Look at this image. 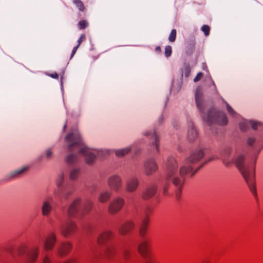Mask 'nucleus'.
Listing matches in <instances>:
<instances>
[{"label":"nucleus","mask_w":263,"mask_h":263,"mask_svg":"<svg viewBox=\"0 0 263 263\" xmlns=\"http://www.w3.org/2000/svg\"><path fill=\"white\" fill-rule=\"evenodd\" d=\"M45 155L47 158L50 159L52 158V151L51 148H48L45 152Z\"/></svg>","instance_id":"obj_44"},{"label":"nucleus","mask_w":263,"mask_h":263,"mask_svg":"<svg viewBox=\"0 0 263 263\" xmlns=\"http://www.w3.org/2000/svg\"><path fill=\"white\" fill-rule=\"evenodd\" d=\"M129 253V251L127 250H126V249H124L122 251L123 255L124 256V257L125 258H127Z\"/></svg>","instance_id":"obj_52"},{"label":"nucleus","mask_w":263,"mask_h":263,"mask_svg":"<svg viewBox=\"0 0 263 263\" xmlns=\"http://www.w3.org/2000/svg\"><path fill=\"white\" fill-rule=\"evenodd\" d=\"M195 101L196 106L201 112L203 111V100L202 89L201 86H198L196 88L195 92Z\"/></svg>","instance_id":"obj_15"},{"label":"nucleus","mask_w":263,"mask_h":263,"mask_svg":"<svg viewBox=\"0 0 263 263\" xmlns=\"http://www.w3.org/2000/svg\"><path fill=\"white\" fill-rule=\"evenodd\" d=\"M80 174V168L73 167L69 172V178L71 180H76Z\"/></svg>","instance_id":"obj_30"},{"label":"nucleus","mask_w":263,"mask_h":263,"mask_svg":"<svg viewBox=\"0 0 263 263\" xmlns=\"http://www.w3.org/2000/svg\"><path fill=\"white\" fill-rule=\"evenodd\" d=\"M261 123L259 122L253 121L251 120H244L240 123L239 127L241 131H246L248 128L249 125L251 126V127L255 130L259 126Z\"/></svg>","instance_id":"obj_19"},{"label":"nucleus","mask_w":263,"mask_h":263,"mask_svg":"<svg viewBox=\"0 0 263 263\" xmlns=\"http://www.w3.org/2000/svg\"><path fill=\"white\" fill-rule=\"evenodd\" d=\"M232 152V148L230 147H227L224 149L223 152L221 154V159L223 161L224 163L228 165L231 162L233 161V158L230 157V154Z\"/></svg>","instance_id":"obj_24"},{"label":"nucleus","mask_w":263,"mask_h":263,"mask_svg":"<svg viewBox=\"0 0 263 263\" xmlns=\"http://www.w3.org/2000/svg\"><path fill=\"white\" fill-rule=\"evenodd\" d=\"M155 51L158 53H161V47L160 46L156 47L155 48Z\"/></svg>","instance_id":"obj_55"},{"label":"nucleus","mask_w":263,"mask_h":263,"mask_svg":"<svg viewBox=\"0 0 263 263\" xmlns=\"http://www.w3.org/2000/svg\"><path fill=\"white\" fill-rule=\"evenodd\" d=\"M203 77V73L201 72H200L197 73V76L195 77L194 79V82H197L201 80L202 77Z\"/></svg>","instance_id":"obj_45"},{"label":"nucleus","mask_w":263,"mask_h":263,"mask_svg":"<svg viewBox=\"0 0 263 263\" xmlns=\"http://www.w3.org/2000/svg\"><path fill=\"white\" fill-rule=\"evenodd\" d=\"M114 237V234L109 231H106L101 233L98 237L97 241L99 245H102L107 240Z\"/></svg>","instance_id":"obj_22"},{"label":"nucleus","mask_w":263,"mask_h":263,"mask_svg":"<svg viewBox=\"0 0 263 263\" xmlns=\"http://www.w3.org/2000/svg\"><path fill=\"white\" fill-rule=\"evenodd\" d=\"M167 190V187L166 185H165L163 187V193L165 194Z\"/></svg>","instance_id":"obj_56"},{"label":"nucleus","mask_w":263,"mask_h":263,"mask_svg":"<svg viewBox=\"0 0 263 263\" xmlns=\"http://www.w3.org/2000/svg\"><path fill=\"white\" fill-rule=\"evenodd\" d=\"M176 29H172L168 37V40L170 42H174L175 41L176 38Z\"/></svg>","instance_id":"obj_36"},{"label":"nucleus","mask_w":263,"mask_h":263,"mask_svg":"<svg viewBox=\"0 0 263 263\" xmlns=\"http://www.w3.org/2000/svg\"><path fill=\"white\" fill-rule=\"evenodd\" d=\"M65 141L67 144L68 154L65 158V162L69 165H73L79 161L78 155L72 152V148H77L79 154L84 156L86 162L91 164L96 159V154L88 148L83 142L79 132L77 129L71 130L65 137Z\"/></svg>","instance_id":"obj_1"},{"label":"nucleus","mask_w":263,"mask_h":263,"mask_svg":"<svg viewBox=\"0 0 263 263\" xmlns=\"http://www.w3.org/2000/svg\"><path fill=\"white\" fill-rule=\"evenodd\" d=\"M147 226H148V220L147 219H143L141 223L140 227H143V228L144 227V228H147Z\"/></svg>","instance_id":"obj_49"},{"label":"nucleus","mask_w":263,"mask_h":263,"mask_svg":"<svg viewBox=\"0 0 263 263\" xmlns=\"http://www.w3.org/2000/svg\"><path fill=\"white\" fill-rule=\"evenodd\" d=\"M201 30L203 32L204 35L205 36H208L210 34V27L207 25H204L202 26L201 28Z\"/></svg>","instance_id":"obj_39"},{"label":"nucleus","mask_w":263,"mask_h":263,"mask_svg":"<svg viewBox=\"0 0 263 263\" xmlns=\"http://www.w3.org/2000/svg\"><path fill=\"white\" fill-rule=\"evenodd\" d=\"M50 76L54 79H58L59 78V75L56 72L50 74Z\"/></svg>","instance_id":"obj_54"},{"label":"nucleus","mask_w":263,"mask_h":263,"mask_svg":"<svg viewBox=\"0 0 263 263\" xmlns=\"http://www.w3.org/2000/svg\"><path fill=\"white\" fill-rule=\"evenodd\" d=\"M143 169L146 176L152 175L158 170V165L154 158H148L143 162Z\"/></svg>","instance_id":"obj_9"},{"label":"nucleus","mask_w":263,"mask_h":263,"mask_svg":"<svg viewBox=\"0 0 263 263\" xmlns=\"http://www.w3.org/2000/svg\"><path fill=\"white\" fill-rule=\"evenodd\" d=\"M56 241L57 238L55 234L53 232L50 233L44 241V249L46 251L51 250L53 248Z\"/></svg>","instance_id":"obj_14"},{"label":"nucleus","mask_w":263,"mask_h":263,"mask_svg":"<svg viewBox=\"0 0 263 263\" xmlns=\"http://www.w3.org/2000/svg\"><path fill=\"white\" fill-rule=\"evenodd\" d=\"M139 179L136 177H131L126 181L125 189L128 192H134L139 186Z\"/></svg>","instance_id":"obj_13"},{"label":"nucleus","mask_w":263,"mask_h":263,"mask_svg":"<svg viewBox=\"0 0 263 263\" xmlns=\"http://www.w3.org/2000/svg\"><path fill=\"white\" fill-rule=\"evenodd\" d=\"M167 99L166 100L165 102V104H164V107L166 106V103H167Z\"/></svg>","instance_id":"obj_57"},{"label":"nucleus","mask_w":263,"mask_h":263,"mask_svg":"<svg viewBox=\"0 0 263 263\" xmlns=\"http://www.w3.org/2000/svg\"><path fill=\"white\" fill-rule=\"evenodd\" d=\"M202 118L203 121L208 125L213 124L225 125L228 123L226 115L214 107L211 108L207 114L202 116Z\"/></svg>","instance_id":"obj_4"},{"label":"nucleus","mask_w":263,"mask_h":263,"mask_svg":"<svg viewBox=\"0 0 263 263\" xmlns=\"http://www.w3.org/2000/svg\"><path fill=\"white\" fill-rule=\"evenodd\" d=\"M72 245L69 242H62L57 248L56 253L57 255L62 257L66 255L71 250Z\"/></svg>","instance_id":"obj_16"},{"label":"nucleus","mask_w":263,"mask_h":263,"mask_svg":"<svg viewBox=\"0 0 263 263\" xmlns=\"http://www.w3.org/2000/svg\"><path fill=\"white\" fill-rule=\"evenodd\" d=\"M195 41L191 39L188 43L186 49V53L188 55H192L195 50Z\"/></svg>","instance_id":"obj_31"},{"label":"nucleus","mask_w":263,"mask_h":263,"mask_svg":"<svg viewBox=\"0 0 263 263\" xmlns=\"http://www.w3.org/2000/svg\"><path fill=\"white\" fill-rule=\"evenodd\" d=\"M28 168V166H25L22 167L18 168L11 172L9 174L10 177L14 178V177H15L21 175V174L24 173L25 171L27 170Z\"/></svg>","instance_id":"obj_33"},{"label":"nucleus","mask_w":263,"mask_h":263,"mask_svg":"<svg viewBox=\"0 0 263 263\" xmlns=\"http://www.w3.org/2000/svg\"><path fill=\"white\" fill-rule=\"evenodd\" d=\"M255 139L252 137H249L246 140V143L248 146H252L255 142Z\"/></svg>","instance_id":"obj_42"},{"label":"nucleus","mask_w":263,"mask_h":263,"mask_svg":"<svg viewBox=\"0 0 263 263\" xmlns=\"http://www.w3.org/2000/svg\"><path fill=\"white\" fill-rule=\"evenodd\" d=\"M107 185L111 190L118 192L122 187V180L118 175H111L107 179Z\"/></svg>","instance_id":"obj_8"},{"label":"nucleus","mask_w":263,"mask_h":263,"mask_svg":"<svg viewBox=\"0 0 263 263\" xmlns=\"http://www.w3.org/2000/svg\"><path fill=\"white\" fill-rule=\"evenodd\" d=\"M52 198L50 197L42 202L41 207V214L45 217H49L52 211Z\"/></svg>","instance_id":"obj_12"},{"label":"nucleus","mask_w":263,"mask_h":263,"mask_svg":"<svg viewBox=\"0 0 263 263\" xmlns=\"http://www.w3.org/2000/svg\"><path fill=\"white\" fill-rule=\"evenodd\" d=\"M114 252H115V248L114 247H111V246L107 247V248L106 249V253L107 255H108V256L112 255L114 254Z\"/></svg>","instance_id":"obj_43"},{"label":"nucleus","mask_w":263,"mask_h":263,"mask_svg":"<svg viewBox=\"0 0 263 263\" xmlns=\"http://www.w3.org/2000/svg\"><path fill=\"white\" fill-rule=\"evenodd\" d=\"M13 250L14 249L12 248V247H9L6 249V251L12 256H14L15 255V253L14 252V251Z\"/></svg>","instance_id":"obj_47"},{"label":"nucleus","mask_w":263,"mask_h":263,"mask_svg":"<svg viewBox=\"0 0 263 263\" xmlns=\"http://www.w3.org/2000/svg\"><path fill=\"white\" fill-rule=\"evenodd\" d=\"M191 68L190 64L185 63L183 64V68L181 69V77L182 78L183 72L185 78H188L190 74Z\"/></svg>","instance_id":"obj_32"},{"label":"nucleus","mask_w":263,"mask_h":263,"mask_svg":"<svg viewBox=\"0 0 263 263\" xmlns=\"http://www.w3.org/2000/svg\"><path fill=\"white\" fill-rule=\"evenodd\" d=\"M111 196V193L108 191H105L100 193L98 200L99 202L103 203L107 201Z\"/></svg>","instance_id":"obj_27"},{"label":"nucleus","mask_w":263,"mask_h":263,"mask_svg":"<svg viewBox=\"0 0 263 263\" xmlns=\"http://www.w3.org/2000/svg\"><path fill=\"white\" fill-rule=\"evenodd\" d=\"M64 180L65 174L63 172H62L58 175L56 179V184L58 187V189L65 187L66 185H69L67 183H64Z\"/></svg>","instance_id":"obj_26"},{"label":"nucleus","mask_w":263,"mask_h":263,"mask_svg":"<svg viewBox=\"0 0 263 263\" xmlns=\"http://www.w3.org/2000/svg\"><path fill=\"white\" fill-rule=\"evenodd\" d=\"M198 136V133L192 122L187 124V138L190 142L194 141Z\"/></svg>","instance_id":"obj_18"},{"label":"nucleus","mask_w":263,"mask_h":263,"mask_svg":"<svg viewBox=\"0 0 263 263\" xmlns=\"http://www.w3.org/2000/svg\"><path fill=\"white\" fill-rule=\"evenodd\" d=\"M73 3L76 5L80 11H84L85 7L83 2L81 0H73Z\"/></svg>","instance_id":"obj_34"},{"label":"nucleus","mask_w":263,"mask_h":263,"mask_svg":"<svg viewBox=\"0 0 263 263\" xmlns=\"http://www.w3.org/2000/svg\"><path fill=\"white\" fill-rule=\"evenodd\" d=\"M93 203L91 200H87L83 204L82 210L81 211V214L82 215H84L89 213L92 207Z\"/></svg>","instance_id":"obj_28"},{"label":"nucleus","mask_w":263,"mask_h":263,"mask_svg":"<svg viewBox=\"0 0 263 263\" xmlns=\"http://www.w3.org/2000/svg\"><path fill=\"white\" fill-rule=\"evenodd\" d=\"M79 47V46L77 45L73 48V50H72L71 54L70 59H71L73 57V56L74 55V54L76 53Z\"/></svg>","instance_id":"obj_51"},{"label":"nucleus","mask_w":263,"mask_h":263,"mask_svg":"<svg viewBox=\"0 0 263 263\" xmlns=\"http://www.w3.org/2000/svg\"><path fill=\"white\" fill-rule=\"evenodd\" d=\"M138 250L142 256L145 259V263H152L150 261L149 249L148 242L146 240H143L138 246Z\"/></svg>","instance_id":"obj_10"},{"label":"nucleus","mask_w":263,"mask_h":263,"mask_svg":"<svg viewBox=\"0 0 263 263\" xmlns=\"http://www.w3.org/2000/svg\"><path fill=\"white\" fill-rule=\"evenodd\" d=\"M213 86H214V87H215V84L214 83H213Z\"/></svg>","instance_id":"obj_60"},{"label":"nucleus","mask_w":263,"mask_h":263,"mask_svg":"<svg viewBox=\"0 0 263 263\" xmlns=\"http://www.w3.org/2000/svg\"><path fill=\"white\" fill-rule=\"evenodd\" d=\"M224 102L226 104L227 110L229 114L231 116L235 117L237 114L236 112L232 108V107L227 102Z\"/></svg>","instance_id":"obj_35"},{"label":"nucleus","mask_w":263,"mask_h":263,"mask_svg":"<svg viewBox=\"0 0 263 263\" xmlns=\"http://www.w3.org/2000/svg\"><path fill=\"white\" fill-rule=\"evenodd\" d=\"M88 25L86 20L80 21L78 23V27L80 29H85Z\"/></svg>","instance_id":"obj_38"},{"label":"nucleus","mask_w":263,"mask_h":263,"mask_svg":"<svg viewBox=\"0 0 263 263\" xmlns=\"http://www.w3.org/2000/svg\"><path fill=\"white\" fill-rule=\"evenodd\" d=\"M131 149L132 146H129L121 149H115L114 151L117 156L122 157L128 154Z\"/></svg>","instance_id":"obj_29"},{"label":"nucleus","mask_w":263,"mask_h":263,"mask_svg":"<svg viewBox=\"0 0 263 263\" xmlns=\"http://www.w3.org/2000/svg\"><path fill=\"white\" fill-rule=\"evenodd\" d=\"M77 230V226L75 222L68 220L64 223L60 228V232L64 237H67L73 234Z\"/></svg>","instance_id":"obj_7"},{"label":"nucleus","mask_w":263,"mask_h":263,"mask_svg":"<svg viewBox=\"0 0 263 263\" xmlns=\"http://www.w3.org/2000/svg\"><path fill=\"white\" fill-rule=\"evenodd\" d=\"M125 203L124 199L121 197L114 198L109 203L107 211L109 214L114 215L119 212Z\"/></svg>","instance_id":"obj_6"},{"label":"nucleus","mask_w":263,"mask_h":263,"mask_svg":"<svg viewBox=\"0 0 263 263\" xmlns=\"http://www.w3.org/2000/svg\"><path fill=\"white\" fill-rule=\"evenodd\" d=\"M105 154H106V153H107V154H108V151H107V150H105Z\"/></svg>","instance_id":"obj_59"},{"label":"nucleus","mask_w":263,"mask_h":263,"mask_svg":"<svg viewBox=\"0 0 263 263\" xmlns=\"http://www.w3.org/2000/svg\"><path fill=\"white\" fill-rule=\"evenodd\" d=\"M66 125L65 124L64 126V127H63L64 129H65L66 128Z\"/></svg>","instance_id":"obj_58"},{"label":"nucleus","mask_w":263,"mask_h":263,"mask_svg":"<svg viewBox=\"0 0 263 263\" xmlns=\"http://www.w3.org/2000/svg\"><path fill=\"white\" fill-rule=\"evenodd\" d=\"M63 263H77V261L75 258H71L65 260Z\"/></svg>","instance_id":"obj_50"},{"label":"nucleus","mask_w":263,"mask_h":263,"mask_svg":"<svg viewBox=\"0 0 263 263\" xmlns=\"http://www.w3.org/2000/svg\"><path fill=\"white\" fill-rule=\"evenodd\" d=\"M146 230H147V228H144V227L143 228V227H140L139 233V235L141 238H144V236L146 233Z\"/></svg>","instance_id":"obj_41"},{"label":"nucleus","mask_w":263,"mask_h":263,"mask_svg":"<svg viewBox=\"0 0 263 263\" xmlns=\"http://www.w3.org/2000/svg\"><path fill=\"white\" fill-rule=\"evenodd\" d=\"M86 40V36L85 34H83L81 35L79 40H78V46H80L82 42L85 41Z\"/></svg>","instance_id":"obj_46"},{"label":"nucleus","mask_w":263,"mask_h":263,"mask_svg":"<svg viewBox=\"0 0 263 263\" xmlns=\"http://www.w3.org/2000/svg\"><path fill=\"white\" fill-rule=\"evenodd\" d=\"M42 263H52L51 259L47 255H45L43 258Z\"/></svg>","instance_id":"obj_48"},{"label":"nucleus","mask_w":263,"mask_h":263,"mask_svg":"<svg viewBox=\"0 0 263 263\" xmlns=\"http://www.w3.org/2000/svg\"><path fill=\"white\" fill-rule=\"evenodd\" d=\"M157 189V186L155 185L148 187L142 193V199L147 200L152 198L155 195Z\"/></svg>","instance_id":"obj_23"},{"label":"nucleus","mask_w":263,"mask_h":263,"mask_svg":"<svg viewBox=\"0 0 263 263\" xmlns=\"http://www.w3.org/2000/svg\"><path fill=\"white\" fill-rule=\"evenodd\" d=\"M193 169L192 166L186 165H181L179 168L176 160L172 156L168 157L165 164V177L175 187L177 199L180 198L186 176L191 175Z\"/></svg>","instance_id":"obj_2"},{"label":"nucleus","mask_w":263,"mask_h":263,"mask_svg":"<svg viewBox=\"0 0 263 263\" xmlns=\"http://www.w3.org/2000/svg\"><path fill=\"white\" fill-rule=\"evenodd\" d=\"M145 136H151L152 138L154 140L153 142L152 146L154 148H155L157 152H159V138L158 136L156 134V131L154 130L153 132H146L144 134Z\"/></svg>","instance_id":"obj_25"},{"label":"nucleus","mask_w":263,"mask_h":263,"mask_svg":"<svg viewBox=\"0 0 263 263\" xmlns=\"http://www.w3.org/2000/svg\"><path fill=\"white\" fill-rule=\"evenodd\" d=\"M39 248L38 247H34L28 252L26 260L24 263H33L38 257Z\"/></svg>","instance_id":"obj_21"},{"label":"nucleus","mask_w":263,"mask_h":263,"mask_svg":"<svg viewBox=\"0 0 263 263\" xmlns=\"http://www.w3.org/2000/svg\"><path fill=\"white\" fill-rule=\"evenodd\" d=\"M244 161L245 156L242 154H240L235 160V164L243 175L251 192L253 194H256L255 163L250 166H248L244 164Z\"/></svg>","instance_id":"obj_3"},{"label":"nucleus","mask_w":263,"mask_h":263,"mask_svg":"<svg viewBox=\"0 0 263 263\" xmlns=\"http://www.w3.org/2000/svg\"><path fill=\"white\" fill-rule=\"evenodd\" d=\"M172 47L170 45H167L165 48V55L166 57L168 58L170 57L172 54Z\"/></svg>","instance_id":"obj_40"},{"label":"nucleus","mask_w":263,"mask_h":263,"mask_svg":"<svg viewBox=\"0 0 263 263\" xmlns=\"http://www.w3.org/2000/svg\"><path fill=\"white\" fill-rule=\"evenodd\" d=\"M73 193L72 187L66 185L65 187L59 189V196L65 200H68Z\"/></svg>","instance_id":"obj_20"},{"label":"nucleus","mask_w":263,"mask_h":263,"mask_svg":"<svg viewBox=\"0 0 263 263\" xmlns=\"http://www.w3.org/2000/svg\"><path fill=\"white\" fill-rule=\"evenodd\" d=\"M82 204V199L78 197L75 198L69 205L67 210V214L69 217H74L80 211V207Z\"/></svg>","instance_id":"obj_11"},{"label":"nucleus","mask_w":263,"mask_h":263,"mask_svg":"<svg viewBox=\"0 0 263 263\" xmlns=\"http://www.w3.org/2000/svg\"><path fill=\"white\" fill-rule=\"evenodd\" d=\"M27 248L25 246H21L16 249V254L18 255L23 254L27 251Z\"/></svg>","instance_id":"obj_37"},{"label":"nucleus","mask_w":263,"mask_h":263,"mask_svg":"<svg viewBox=\"0 0 263 263\" xmlns=\"http://www.w3.org/2000/svg\"><path fill=\"white\" fill-rule=\"evenodd\" d=\"M204 156V153L202 149H198L193 152L191 155L185 160L184 162L182 165H186L187 166H191L193 167V171L191 173V176H193L199 170L202 165L199 166L198 168H195L193 164L198 162Z\"/></svg>","instance_id":"obj_5"},{"label":"nucleus","mask_w":263,"mask_h":263,"mask_svg":"<svg viewBox=\"0 0 263 263\" xmlns=\"http://www.w3.org/2000/svg\"><path fill=\"white\" fill-rule=\"evenodd\" d=\"M163 120H164V117H163V115H161L158 118V123L159 124H161L163 121Z\"/></svg>","instance_id":"obj_53"},{"label":"nucleus","mask_w":263,"mask_h":263,"mask_svg":"<svg viewBox=\"0 0 263 263\" xmlns=\"http://www.w3.org/2000/svg\"><path fill=\"white\" fill-rule=\"evenodd\" d=\"M135 227V223L133 221L127 220L125 223L121 224L118 228L119 233L122 235L127 234Z\"/></svg>","instance_id":"obj_17"}]
</instances>
